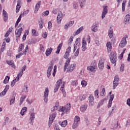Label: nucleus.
<instances>
[{
    "mask_svg": "<svg viewBox=\"0 0 130 130\" xmlns=\"http://www.w3.org/2000/svg\"><path fill=\"white\" fill-rule=\"evenodd\" d=\"M21 26V23L19 24V25L18 26V28H19V29L15 31V35L16 36V41L18 42V40L20 39V37H21V34H22V32H23V28Z\"/></svg>",
    "mask_w": 130,
    "mask_h": 130,
    "instance_id": "nucleus-1",
    "label": "nucleus"
},
{
    "mask_svg": "<svg viewBox=\"0 0 130 130\" xmlns=\"http://www.w3.org/2000/svg\"><path fill=\"white\" fill-rule=\"evenodd\" d=\"M116 53L112 52L110 55V61L112 63H115L116 62V59L117 56H116Z\"/></svg>",
    "mask_w": 130,
    "mask_h": 130,
    "instance_id": "nucleus-2",
    "label": "nucleus"
},
{
    "mask_svg": "<svg viewBox=\"0 0 130 130\" xmlns=\"http://www.w3.org/2000/svg\"><path fill=\"white\" fill-rule=\"evenodd\" d=\"M118 82H119V77H118V75H116L113 81V89L114 90L115 88L118 86Z\"/></svg>",
    "mask_w": 130,
    "mask_h": 130,
    "instance_id": "nucleus-3",
    "label": "nucleus"
},
{
    "mask_svg": "<svg viewBox=\"0 0 130 130\" xmlns=\"http://www.w3.org/2000/svg\"><path fill=\"white\" fill-rule=\"evenodd\" d=\"M56 117V113H54L50 115V117L49 119V122H48L49 127H50V125L52 124V122H53V120H54V119Z\"/></svg>",
    "mask_w": 130,
    "mask_h": 130,
    "instance_id": "nucleus-4",
    "label": "nucleus"
},
{
    "mask_svg": "<svg viewBox=\"0 0 130 130\" xmlns=\"http://www.w3.org/2000/svg\"><path fill=\"white\" fill-rule=\"evenodd\" d=\"M48 93H49V89H48V87H47L44 94V100L46 103L48 101Z\"/></svg>",
    "mask_w": 130,
    "mask_h": 130,
    "instance_id": "nucleus-5",
    "label": "nucleus"
},
{
    "mask_svg": "<svg viewBox=\"0 0 130 130\" xmlns=\"http://www.w3.org/2000/svg\"><path fill=\"white\" fill-rule=\"evenodd\" d=\"M50 66L48 68L47 71V76L48 78H49L50 76H51V71H52V69H53V63L52 61L50 62Z\"/></svg>",
    "mask_w": 130,
    "mask_h": 130,
    "instance_id": "nucleus-6",
    "label": "nucleus"
},
{
    "mask_svg": "<svg viewBox=\"0 0 130 130\" xmlns=\"http://www.w3.org/2000/svg\"><path fill=\"white\" fill-rule=\"evenodd\" d=\"M89 100V106H93L94 105V96L93 95L90 94L88 98Z\"/></svg>",
    "mask_w": 130,
    "mask_h": 130,
    "instance_id": "nucleus-7",
    "label": "nucleus"
},
{
    "mask_svg": "<svg viewBox=\"0 0 130 130\" xmlns=\"http://www.w3.org/2000/svg\"><path fill=\"white\" fill-rule=\"evenodd\" d=\"M103 10L102 14V19H104L105 18V15L108 13V10H107L108 6H103Z\"/></svg>",
    "mask_w": 130,
    "mask_h": 130,
    "instance_id": "nucleus-8",
    "label": "nucleus"
},
{
    "mask_svg": "<svg viewBox=\"0 0 130 130\" xmlns=\"http://www.w3.org/2000/svg\"><path fill=\"white\" fill-rule=\"evenodd\" d=\"M114 99V94H111L110 95V99L109 100V103L108 104V108H110L111 105H112V101Z\"/></svg>",
    "mask_w": 130,
    "mask_h": 130,
    "instance_id": "nucleus-9",
    "label": "nucleus"
},
{
    "mask_svg": "<svg viewBox=\"0 0 130 130\" xmlns=\"http://www.w3.org/2000/svg\"><path fill=\"white\" fill-rule=\"evenodd\" d=\"M126 39H125V38H122V40L121 41L119 46H120V47H121L122 48H123V47H124V46H125V45H126Z\"/></svg>",
    "mask_w": 130,
    "mask_h": 130,
    "instance_id": "nucleus-10",
    "label": "nucleus"
},
{
    "mask_svg": "<svg viewBox=\"0 0 130 130\" xmlns=\"http://www.w3.org/2000/svg\"><path fill=\"white\" fill-rule=\"evenodd\" d=\"M61 19H62V13H61V11H59L57 17V22L58 24L61 22Z\"/></svg>",
    "mask_w": 130,
    "mask_h": 130,
    "instance_id": "nucleus-11",
    "label": "nucleus"
},
{
    "mask_svg": "<svg viewBox=\"0 0 130 130\" xmlns=\"http://www.w3.org/2000/svg\"><path fill=\"white\" fill-rule=\"evenodd\" d=\"M87 42L85 40V38L82 39V51H85L86 49H87Z\"/></svg>",
    "mask_w": 130,
    "mask_h": 130,
    "instance_id": "nucleus-12",
    "label": "nucleus"
},
{
    "mask_svg": "<svg viewBox=\"0 0 130 130\" xmlns=\"http://www.w3.org/2000/svg\"><path fill=\"white\" fill-rule=\"evenodd\" d=\"M71 59H72L71 57L68 58V60L66 61V62L64 63V72H66L67 70V68L69 66H70V62H71Z\"/></svg>",
    "mask_w": 130,
    "mask_h": 130,
    "instance_id": "nucleus-13",
    "label": "nucleus"
},
{
    "mask_svg": "<svg viewBox=\"0 0 130 130\" xmlns=\"http://www.w3.org/2000/svg\"><path fill=\"white\" fill-rule=\"evenodd\" d=\"M71 59H72L71 57L68 58V60L66 61V62L64 63V72H66L67 70V68L69 66H70V62H71Z\"/></svg>",
    "mask_w": 130,
    "mask_h": 130,
    "instance_id": "nucleus-14",
    "label": "nucleus"
},
{
    "mask_svg": "<svg viewBox=\"0 0 130 130\" xmlns=\"http://www.w3.org/2000/svg\"><path fill=\"white\" fill-rule=\"evenodd\" d=\"M71 59H72L71 57L68 58V60L66 61V62L64 63V72H66L67 70V68L69 66H70V62H71Z\"/></svg>",
    "mask_w": 130,
    "mask_h": 130,
    "instance_id": "nucleus-15",
    "label": "nucleus"
},
{
    "mask_svg": "<svg viewBox=\"0 0 130 130\" xmlns=\"http://www.w3.org/2000/svg\"><path fill=\"white\" fill-rule=\"evenodd\" d=\"M57 85L55 89H54V93H56V91H57L60 86V84H61V79H59L57 81Z\"/></svg>",
    "mask_w": 130,
    "mask_h": 130,
    "instance_id": "nucleus-16",
    "label": "nucleus"
},
{
    "mask_svg": "<svg viewBox=\"0 0 130 130\" xmlns=\"http://www.w3.org/2000/svg\"><path fill=\"white\" fill-rule=\"evenodd\" d=\"M3 15H4V20L5 22H7L8 21V19H9V16H8V13L5 10H3Z\"/></svg>",
    "mask_w": 130,
    "mask_h": 130,
    "instance_id": "nucleus-17",
    "label": "nucleus"
},
{
    "mask_svg": "<svg viewBox=\"0 0 130 130\" xmlns=\"http://www.w3.org/2000/svg\"><path fill=\"white\" fill-rule=\"evenodd\" d=\"M21 0H18L17 1V5L16 6V13H19V11H20V9H21Z\"/></svg>",
    "mask_w": 130,
    "mask_h": 130,
    "instance_id": "nucleus-18",
    "label": "nucleus"
},
{
    "mask_svg": "<svg viewBox=\"0 0 130 130\" xmlns=\"http://www.w3.org/2000/svg\"><path fill=\"white\" fill-rule=\"evenodd\" d=\"M41 5V1H39L36 5L35 13H37V12H38V10H39V8H40Z\"/></svg>",
    "mask_w": 130,
    "mask_h": 130,
    "instance_id": "nucleus-19",
    "label": "nucleus"
},
{
    "mask_svg": "<svg viewBox=\"0 0 130 130\" xmlns=\"http://www.w3.org/2000/svg\"><path fill=\"white\" fill-rule=\"evenodd\" d=\"M8 64L9 66H11L12 68H13V69H16V65H15V63H14V61L12 60H9L7 61Z\"/></svg>",
    "mask_w": 130,
    "mask_h": 130,
    "instance_id": "nucleus-20",
    "label": "nucleus"
},
{
    "mask_svg": "<svg viewBox=\"0 0 130 130\" xmlns=\"http://www.w3.org/2000/svg\"><path fill=\"white\" fill-rule=\"evenodd\" d=\"M52 50H53V49H52V48L51 47H50L49 49H47L46 51V56H49V55L51 54V53L52 52Z\"/></svg>",
    "mask_w": 130,
    "mask_h": 130,
    "instance_id": "nucleus-21",
    "label": "nucleus"
},
{
    "mask_svg": "<svg viewBox=\"0 0 130 130\" xmlns=\"http://www.w3.org/2000/svg\"><path fill=\"white\" fill-rule=\"evenodd\" d=\"M130 20V15L129 14H127L125 16V17L124 19V23L125 24H128V22H129Z\"/></svg>",
    "mask_w": 130,
    "mask_h": 130,
    "instance_id": "nucleus-22",
    "label": "nucleus"
},
{
    "mask_svg": "<svg viewBox=\"0 0 130 130\" xmlns=\"http://www.w3.org/2000/svg\"><path fill=\"white\" fill-rule=\"evenodd\" d=\"M35 118V113H31L30 114V117L29 118V120H30L29 123H31V122L32 123L31 124H33V120H34Z\"/></svg>",
    "mask_w": 130,
    "mask_h": 130,
    "instance_id": "nucleus-23",
    "label": "nucleus"
},
{
    "mask_svg": "<svg viewBox=\"0 0 130 130\" xmlns=\"http://www.w3.org/2000/svg\"><path fill=\"white\" fill-rule=\"evenodd\" d=\"M106 46L108 48V52H110V51H111L112 46H111V43H110V42H109L107 43Z\"/></svg>",
    "mask_w": 130,
    "mask_h": 130,
    "instance_id": "nucleus-24",
    "label": "nucleus"
},
{
    "mask_svg": "<svg viewBox=\"0 0 130 130\" xmlns=\"http://www.w3.org/2000/svg\"><path fill=\"white\" fill-rule=\"evenodd\" d=\"M61 47H62V43H61L57 47V51L55 52V53L57 54H59V52L60 50L61 49Z\"/></svg>",
    "mask_w": 130,
    "mask_h": 130,
    "instance_id": "nucleus-25",
    "label": "nucleus"
},
{
    "mask_svg": "<svg viewBox=\"0 0 130 130\" xmlns=\"http://www.w3.org/2000/svg\"><path fill=\"white\" fill-rule=\"evenodd\" d=\"M87 105H84L80 107V110L82 112H85L86 109H87Z\"/></svg>",
    "mask_w": 130,
    "mask_h": 130,
    "instance_id": "nucleus-26",
    "label": "nucleus"
},
{
    "mask_svg": "<svg viewBox=\"0 0 130 130\" xmlns=\"http://www.w3.org/2000/svg\"><path fill=\"white\" fill-rule=\"evenodd\" d=\"M125 4H126V0H123L122 4V11L124 12L125 10Z\"/></svg>",
    "mask_w": 130,
    "mask_h": 130,
    "instance_id": "nucleus-27",
    "label": "nucleus"
},
{
    "mask_svg": "<svg viewBox=\"0 0 130 130\" xmlns=\"http://www.w3.org/2000/svg\"><path fill=\"white\" fill-rule=\"evenodd\" d=\"M26 111H27V107H24L22 109V110L20 112L21 115H22V116H23V115H24L25 112H26Z\"/></svg>",
    "mask_w": 130,
    "mask_h": 130,
    "instance_id": "nucleus-28",
    "label": "nucleus"
},
{
    "mask_svg": "<svg viewBox=\"0 0 130 130\" xmlns=\"http://www.w3.org/2000/svg\"><path fill=\"white\" fill-rule=\"evenodd\" d=\"M26 99V95H22L21 98L20 99V104H19V106L20 105H22L23 104V102H24V101Z\"/></svg>",
    "mask_w": 130,
    "mask_h": 130,
    "instance_id": "nucleus-29",
    "label": "nucleus"
},
{
    "mask_svg": "<svg viewBox=\"0 0 130 130\" xmlns=\"http://www.w3.org/2000/svg\"><path fill=\"white\" fill-rule=\"evenodd\" d=\"M95 69H96L95 66H88L87 67L88 71H90V72H95Z\"/></svg>",
    "mask_w": 130,
    "mask_h": 130,
    "instance_id": "nucleus-30",
    "label": "nucleus"
},
{
    "mask_svg": "<svg viewBox=\"0 0 130 130\" xmlns=\"http://www.w3.org/2000/svg\"><path fill=\"white\" fill-rule=\"evenodd\" d=\"M106 100V99H104L103 100H101L100 102L98 103V106H97V108H99L101 105H103V102Z\"/></svg>",
    "mask_w": 130,
    "mask_h": 130,
    "instance_id": "nucleus-31",
    "label": "nucleus"
},
{
    "mask_svg": "<svg viewBox=\"0 0 130 130\" xmlns=\"http://www.w3.org/2000/svg\"><path fill=\"white\" fill-rule=\"evenodd\" d=\"M9 81H10V76H7L3 81V83L8 84V83H9Z\"/></svg>",
    "mask_w": 130,
    "mask_h": 130,
    "instance_id": "nucleus-32",
    "label": "nucleus"
},
{
    "mask_svg": "<svg viewBox=\"0 0 130 130\" xmlns=\"http://www.w3.org/2000/svg\"><path fill=\"white\" fill-rule=\"evenodd\" d=\"M86 98H87V95L86 94H81V95L79 97L80 101H83V100H85Z\"/></svg>",
    "mask_w": 130,
    "mask_h": 130,
    "instance_id": "nucleus-33",
    "label": "nucleus"
},
{
    "mask_svg": "<svg viewBox=\"0 0 130 130\" xmlns=\"http://www.w3.org/2000/svg\"><path fill=\"white\" fill-rule=\"evenodd\" d=\"M99 68L100 70H102L104 68V63L103 62L99 61Z\"/></svg>",
    "mask_w": 130,
    "mask_h": 130,
    "instance_id": "nucleus-34",
    "label": "nucleus"
},
{
    "mask_svg": "<svg viewBox=\"0 0 130 130\" xmlns=\"http://www.w3.org/2000/svg\"><path fill=\"white\" fill-rule=\"evenodd\" d=\"M68 124V121L67 120L63 121L61 123V126L62 127H66Z\"/></svg>",
    "mask_w": 130,
    "mask_h": 130,
    "instance_id": "nucleus-35",
    "label": "nucleus"
},
{
    "mask_svg": "<svg viewBox=\"0 0 130 130\" xmlns=\"http://www.w3.org/2000/svg\"><path fill=\"white\" fill-rule=\"evenodd\" d=\"M83 29H84L83 27H81L80 28H79L75 32L76 35L80 34V33H81V32L83 31Z\"/></svg>",
    "mask_w": 130,
    "mask_h": 130,
    "instance_id": "nucleus-36",
    "label": "nucleus"
},
{
    "mask_svg": "<svg viewBox=\"0 0 130 130\" xmlns=\"http://www.w3.org/2000/svg\"><path fill=\"white\" fill-rule=\"evenodd\" d=\"M60 110L62 112H63V113H67V112L69 111L68 110L64 107H62V108H61Z\"/></svg>",
    "mask_w": 130,
    "mask_h": 130,
    "instance_id": "nucleus-37",
    "label": "nucleus"
},
{
    "mask_svg": "<svg viewBox=\"0 0 130 130\" xmlns=\"http://www.w3.org/2000/svg\"><path fill=\"white\" fill-rule=\"evenodd\" d=\"M109 36L110 38H112L113 37V31L112 29H109Z\"/></svg>",
    "mask_w": 130,
    "mask_h": 130,
    "instance_id": "nucleus-38",
    "label": "nucleus"
},
{
    "mask_svg": "<svg viewBox=\"0 0 130 130\" xmlns=\"http://www.w3.org/2000/svg\"><path fill=\"white\" fill-rule=\"evenodd\" d=\"M79 4L80 5L81 7H83L84 5H85V3L86 2V0H79Z\"/></svg>",
    "mask_w": 130,
    "mask_h": 130,
    "instance_id": "nucleus-39",
    "label": "nucleus"
},
{
    "mask_svg": "<svg viewBox=\"0 0 130 130\" xmlns=\"http://www.w3.org/2000/svg\"><path fill=\"white\" fill-rule=\"evenodd\" d=\"M49 14V11L47 10L45 12H44L42 14V17H45V16H48Z\"/></svg>",
    "mask_w": 130,
    "mask_h": 130,
    "instance_id": "nucleus-40",
    "label": "nucleus"
},
{
    "mask_svg": "<svg viewBox=\"0 0 130 130\" xmlns=\"http://www.w3.org/2000/svg\"><path fill=\"white\" fill-rule=\"evenodd\" d=\"M24 48V45L23 44H20V45L19 46V47L18 49V52H21V51H22V50Z\"/></svg>",
    "mask_w": 130,
    "mask_h": 130,
    "instance_id": "nucleus-41",
    "label": "nucleus"
},
{
    "mask_svg": "<svg viewBox=\"0 0 130 130\" xmlns=\"http://www.w3.org/2000/svg\"><path fill=\"white\" fill-rule=\"evenodd\" d=\"M80 121V117L79 116H76L74 118V122H76L78 123Z\"/></svg>",
    "mask_w": 130,
    "mask_h": 130,
    "instance_id": "nucleus-42",
    "label": "nucleus"
},
{
    "mask_svg": "<svg viewBox=\"0 0 130 130\" xmlns=\"http://www.w3.org/2000/svg\"><path fill=\"white\" fill-rule=\"evenodd\" d=\"M39 25L40 29H42L43 28V21L42 20L39 21Z\"/></svg>",
    "mask_w": 130,
    "mask_h": 130,
    "instance_id": "nucleus-43",
    "label": "nucleus"
},
{
    "mask_svg": "<svg viewBox=\"0 0 130 130\" xmlns=\"http://www.w3.org/2000/svg\"><path fill=\"white\" fill-rule=\"evenodd\" d=\"M81 85L82 87H86L87 86V81L85 80H82L81 81Z\"/></svg>",
    "mask_w": 130,
    "mask_h": 130,
    "instance_id": "nucleus-44",
    "label": "nucleus"
},
{
    "mask_svg": "<svg viewBox=\"0 0 130 130\" xmlns=\"http://www.w3.org/2000/svg\"><path fill=\"white\" fill-rule=\"evenodd\" d=\"M78 125H79V123L74 122V124L72 125V128L74 129L77 128V127H78Z\"/></svg>",
    "mask_w": 130,
    "mask_h": 130,
    "instance_id": "nucleus-45",
    "label": "nucleus"
},
{
    "mask_svg": "<svg viewBox=\"0 0 130 130\" xmlns=\"http://www.w3.org/2000/svg\"><path fill=\"white\" fill-rule=\"evenodd\" d=\"M74 40V37H71L70 39L69 40L68 44L71 45L72 43H73V41Z\"/></svg>",
    "mask_w": 130,
    "mask_h": 130,
    "instance_id": "nucleus-46",
    "label": "nucleus"
},
{
    "mask_svg": "<svg viewBox=\"0 0 130 130\" xmlns=\"http://www.w3.org/2000/svg\"><path fill=\"white\" fill-rule=\"evenodd\" d=\"M91 30L93 31L94 32H96L97 31V25H95L92 26L91 27Z\"/></svg>",
    "mask_w": 130,
    "mask_h": 130,
    "instance_id": "nucleus-47",
    "label": "nucleus"
},
{
    "mask_svg": "<svg viewBox=\"0 0 130 130\" xmlns=\"http://www.w3.org/2000/svg\"><path fill=\"white\" fill-rule=\"evenodd\" d=\"M15 95H16V94L15 93H13L14 98H13V99H12L10 100V105H12L14 103V102H15Z\"/></svg>",
    "mask_w": 130,
    "mask_h": 130,
    "instance_id": "nucleus-48",
    "label": "nucleus"
},
{
    "mask_svg": "<svg viewBox=\"0 0 130 130\" xmlns=\"http://www.w3.org/2000/svg\"><path fill=\"white\" fill-rule=\"evenodd\" d=\"M99 91L98 90V89L95 90L94 92V95L95 97H96V98H99Z\"/></svg>",
    "mask_w": 130,
    "mask_h": 130,
    "instance_id": "nucleus-49",
    "label": "nucleus"
},
{
    "mask_svg": "<svg viewBox=\"0 0 130 130\" xmlns=\"http://www.w3.org/2000/svg\"><path fill=\"white\" fill-rule=\"evenodd\" d=\"M64 107L69 111V110H70V109H71V104H70V103L68 104Z\"/></svg>",
    "mask_w": 130,
    "mask_h": 130,
    "instance_id": "nucleus-50",
    "label": "nucleus"
},
{
    "mask_svg": "<svg viewBox=\"0 0 130 130\" xmlns=\"http://www.w3.org/2000/svg\"><path fill=\"white\" fill-rule=\"evenodd\" d=\"M61 91H62V93H63V97L66 98L67 97V94H66V91H63V87H61V89H60Z\"/></svg>",
    "mask_w": 130,
    "mask_h": 130,
    "instance_id": "nucleus-51",
    "label": "nucleus"
},
{
    "mask_svg": "<svg viewBox=\"0 0 130 130\" xmlns=\"http://www.w3.org/2000/svg\"><path fill=\"white\" fill-rule=\"evenodd\" d=\"M72 85H73V86H77V85H78V81L77 80L73 81L72 82Z\"/></svg>",
    "mask_w": 130,
    "mask_h": 130,
    "instance_id": "nucleus-52",
    "label": "nucleus"
},
{
    "mask_svg": "<svg viewBox=\"0 0 130 130\" xmlns=\"http://www.w3.org/2000/svg\"><path fill=\"white\" fill-rule=\"evenodd\" d=\"M9 89H10V85H6L4 89V92H7Z\"/></svg>",
    "mask_w": 130,
    "mask_h": 130,
    "instance_id": "nucleus-53",
    "label": "nucleus"
},
{
    "mask_svg": "<svg viewBox=\"0 0 130 130\" xmlns=\"http://www.w3.org/2000/svg\"><path fill=\"white\" fill-rule=\"evenodd\" d=\"M79 52H80V49L78 48L75 53V56H78V55H79Z\"/></svg>",
    "mask_w": 130,
    "mask_h": 130,
    "instance_id": "nucleus-54",
    "label": "nucleus"
},
{
    "mask_svg": "<svg viewBox=\"0 0 130 130\" xmlns=\"http://www.w3.org/2000/svg\"><path fill=\"white\" fill-rule=\"evenodd\" d=\"M31 33L32 34V36H37V35H36V30L34 29H32L31 30Z\"/></svg>",
    "mask_w": 130,
    "mask_h": 130,
    "instance_id": "nucleus-55",
    "label": "nucleus"
},
{
    "mask_svg": "<svg viewBox=\"0 0 130 130\" xmlns=\"http://www.w3.org/2000/svg\"><path fill=\"white\" fill-rule=\"evenodd\" d=\"M69 55H70V54L68 52H66L63 56L64 58H66V59H67V58H69Z\"/></svg>",
    "mask_w": 130,
    "mask_h": 130,
    "instance_id": "nucleus-56",
    "label": "nucleus"
},
{
    "mask_svg": "<svg viewBox=\"0 0 130 130\" xmlns=\"http://www.w3.org/2000/svg\"><path fill=\"white\" fill-rule=\"evenodd\" d=\"M23 55H24V53H19L16 55V58H20Z\"/></svg>",
    "mask_w": 130,
    "mask_h": 130,
    "instance_id": "nucleus-57",
    "label": "nucleus"
},
{
    "mask_svg": "<svg viewBox=\"0 0 130 130\" xmlns=\"http://www.w3.org/2000/svg\"><path fill=\"white\" fill-rule=\"evenodd\" d=\"M69 67L74 71V70H75V67H76V64H72Z\"/></svg>",
    "mask_w": 130,
    "mask_h": 130,
    "instance_id": "nucleus-58",
    "label": "nucleus"
},
{
    "mask_svg": "<svg viewBox=\"0 0 130 130\" xmlns=\"http://www.w3.org/2000/svg\"><path fill=\"white\" fill-rule=\"evenodd\" d=\"M48 29H50L51 27H52V23H51V21H49L48 23Z\"/></svg>",
    "mask_w": 130,
    "mask_h": 130,
    "instance_id": "nucleus-59",
    "label": "nucleus"
},
{
    "mask_svg": "<svg viewBox=\"0 0 130 130\" xmlns=\"http://www.w3.org/2000/svg\"><path fill=\"white\" fill-rule=\"evenodd\" d=\"M74 23H75V21L74 20L69 22V24H68L69 27H72V26L74 25Z\"/></svg>",
    "mask_w": 130,
    "mask_h": 130,
    "instance_id": "nucleus-60",
    "label": "nucleus"
},
{
    "mask_svg": "<svg viewBox=\"0 0 130 130\" xmlns=\"http://www.w3.org/2000/svg\"><path fill=\"white\" fill-rule=\"evenodd\" d=\"M123 68H124V64H121L120 68V72H123L124 71Z\"/></svg>",
    "mask_w": 130,
    "mask_h": 130,
    "instance_id": "nucleus-61",
    "label": "nucleus"
},
{
    "mask_svg": "<svg viewBox=\"0 0 130 130\" xmlns=\"http://www.w3.org/2000/svg\"><path fill=\"white\" fill-rule=\"evenodd\" d=\"M67 72H68V73H71V72H73V69H71L70 67H69V68H67Z\"/></svg>",
    "mask_w": 130,
    "mask_h": 130,
    "instance_id": "nucleus-62",
    "label": "nucleus"
},
{
    "mask_svg": "<svg viewBox=\"0 0 130 130\" xmlns=\"http://www.w3.org/2000/svg\"><path fill=\"white\" fill-rule=\"evenodd\" d=\"M6 93H7V92H5V90L3 91L2 92L0 93L1 97H3V96H5V95Z\"/></svg>",
    "mask_w": 130,
    "mask_h": 130,
    "instance_id": "nucleus-63",
    "label": "nucleus"
},
{
    "mask_svg": "<svg viewBox=\"0 0 130 130\" xmlns=\"http://www.w3.org/2000/svg\"><path fill=\"white\" fill-rule=\"evenodd\" d=\"M126 104L130 107V99H128L126 101Z\"/></svg>",
    "mask_w": 130,
    "mask_h": 130,
    "instance_id": "nucleus-64",
    "label": "nucleus"
}]
</instances>
